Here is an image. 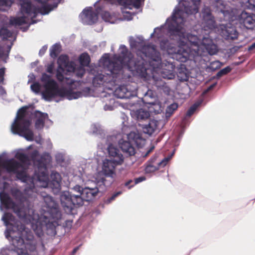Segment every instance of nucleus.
Returning a JSON list of instances; mask_svg holds the SVG:
<instances>
[{
    "label": "nucleus",
    "mask_w": 255,
    "mask_h": 255,
    "mask_svg": "<svg viewBox=\"0 0 255 255\" xmlns=\"http://www.w3.org/2000/svg\"><path fill=\"white\" fill-rule=\"evenodd\" d=\"M90 61L89 55L85 53L80 55L79 65H76L74 62H69L67 56L61 55L57 61L59 66L56 77L61 82L62 86L60 87L50 76L44 73L41 78L42 85L37 82L34 83L30 86L31 90L35 94H38L42 89V98L47 101L58 102L64 98L69 100L78 99L82 96V93L74 91V89L79 85V82L69 76L81 78L85 73L84 67L88 66Z\"/></svg>",
    "instance_id": "nucleus-4"
},
{
    "label": "nucleus",
    "mask_w": 255,
    "mask_h": 255,
    "mask_svg": "<svg viewBox=\"0 0 255 255\" xmlns=\"http://www.w3.org/2000/svg\"><path fill=\"white\" fill-rule=\"evenodd\" d=\"M79 16L82 23L85 24L91 25L98 20V15L93 10L92 7L85 8Z\"/></svg>",
    "instance_id": "nucleus-17"
},
{
    "label": "nucleus",
    "mask_w": 255,
    "mask_h": 255,
    "mask_svg": "<svg viewBox=\"0 0 255 255\" xmlns=\"http://www.w3.org/2000/svg\"><path fill=\"white\" fill-rule=\"evenodd\" d=\"M72 222L71 221H67L66 222V225L67 226H69V227H71L72 226Z\"/></svg>",
    "instance_id": "nucleus-43"
},
{
    "label": "nucleus",
    "mask_w": 255,
    "mask_h": 255,
    "mask_svg": "<svg viewBox=\"0 0 255 255\" xmlns=\"http://www.w3.org/2000/svg\"><path fill=\"white\" fill-rule=\"evenodd\" d=\"M131 182H132V180H130L128 181V182H127L125 183V186H128L129 185V184H130V183H131Z\"/></svg>",
    "instance_id": "nucleus-46"
},
{
    "label": "nucleus",
    "mask_w": 255,
    "mask_h": 255,
    "mask_svg": "<svg viewBox=\"0 0 255 255\" xmlns=\"http://www.w3.org/2000/svg\"><path fill=\"white\" fill-rule=\"evenodd\" d=\"M130 48L136 52V58L133 57L128 48L121 45L118 55L110 58L109 54H105L99 60L98 66L91 70L94 75L93 84L95 87L102 88V97H109L110 104L114 103L111 93H106L105 89L111 90V86L123 79L124 69H128L133 75L143 81L160 87L164 82L161 77L173 79L176 75L173 62L162 61L160 55L154 45H146L142 36L129 38Z\"/></svg>",
    "instance_id": "nucleus-2"
},
{
    "label": "nucleus",
    "mask_w": 255,
    "mask_h": 255,
    "mask_svg": "<svg viewBox=\"0 0 255 255\" xmlns=\"http://www.w3.org/2000/svg\"><path fill=\"white\" fill-rule=\"evenodd\" d=\"M60 45L56 43L53 45L50 49V55L51 57L55 58L60 51Z\"/></svg>",
    "instance_id": "nucleus-27"
},
{
    "label": "nucleus",
    "mask_w": 255,
    "mask_h": 255,
    "mask_svg": "<svg viewBox=\"0 0 255 255\" xmlns=\"http://www.w3.org/2000/svg\"><path fill=\"white\" fill-rule=\"evenodd\" d=\"M108 186L104 177L96 178L95 181L88 180L84 188L76 185L71 191H64L60 193L61 206L68 214L72 213L75 207L82 206L84 201L94 199L99 192H103Z\"/></svg>",
    "instance_id": "nucleus-6"
},
{
    "label": "nucleus",
    "mask_w": 255,
    "mask_h": 255,
    "mask_svg": "<svg viewBox=\"0 0 255 255\" xmlns=\"http://www.w3.org/2000/svg\"><path fill=\"white\" fill-rule=\"evenodd\" d=\"M122 194V192L121 191H119V192H117L115 193H114L111 197L109 198L106 201V203L107 204H109L112 201L114 200L115 199V198L118 196L119 195H120V194Z\"/></svg>",
    "instance_id": "nucleus-33"
},
{
    "label": "nucleus",
    "mask_w": 255,
    "mask_h": 255,
    "mask_svg": "<svg viewBox=\"0 0 255 255\" xmlns=\"http://www.w3.org/2000/svg\"><path fill=\"white\" fill-rule=\"evenodd\" d=\"M64 152H57L55 155V159L57 162L61 163L64 160Z\"/></svg>",
    "instance_id": "nucleus-32"
},
{
    "label": "nucleus",
    "mask_w": 255,
    "mask_h": 255,
    "mask_svg": "<svg viewBox=\"0 0 255 255\" xmlns=\"http://www.w3.org/2000/svg\"><path fill=\"white\" fill-rule=\"evenodd\" d=\"M47 49V45L43 46L40 49V50H39V55L40 56H42L45 53V52H46Z\"/></svg>",
    "instance_id": "nucleus-34"
},
{
    "label": "nucleus",
    "mask_w": 255,
    "mask_h": 255,
    "mask_svg": "<svg viewBox=\"0 0 255 255\" xmlns=\"http://www.w3.org/2000/svg\"><path fill=\"white\" fill-rule=\"evenodd\" d=\"M103 19L112 24L117 23L120 21L119 14L117 12L104 11L102 14Z\"/></svg>",
    "instance_id": "nucleus-20"
},
{
    "label": "nucleus",
    "mask_w": 255,
    "mask_h": 255,
    "mask_svg": "<svg viewBox=\"0 0 255 255\" xmlns=\"http://www.w3.org/2000/svg\"><path fill=\"white\" fill-rule=\"evenodd\" d=\"M47 71L48 72H49L50 73H52V68L51 67V66H49L47 68Z\"/></svg>",
    "instance_id": "nucleus-45"
},
{
    "label": "nucleus",
    "mask_w": 255,
    "mask_h": 255,
    "mask_svg": "<svg viewBox=\"0 0 255 255\" xmlns=\"http://www.w3.org/2000/svg\"><path fill=\"white\" fill-rule=\"evenodd\" d=\"M28 83L31 82L32 81H33L35 79V76L33 74H30L28 75Z\"/></svg>",
    "instance_id": "nucleus-38"
},
{
    "label": "nucleus",
    "mask_w": 255,
    "mask_h": 255,
    "mask_svg": "<svg viewBox=\"0 0 255 255\" xmlns=\"http://www.w3.org/2000/svg\"><path fill=\"white\" fill-rule=\"evenodd\" d=\"M110 143L108 146L103 145L102 149H107L110 159H105L103 161L102 172L105 176L113 178L116 175L115 168L118 165H121L124 160L123 155L117 148Z\"/></svg>",
    "instance_id": "nucleus-11"
},
{
    "label": "nucleus",
    "mask_w": 255,
    "mask_h": 255,
    "mask_svg": "<svg viewBox=\"0 0 255 255\" xmlns=\"http://www.w3.org/2000/svg\"><path fill=\"white\" fill-rule=\"evenodd\" d=\"M137 86L134 82L128 83L117 88L113 95L119 99H128L136 95Z\"/></svg>",
    "instance_id": "nucleus-12"
},
{
    "label": "nucleus",
    "mask_w": 255,
    "mask_h": 255,
    "mask_svg": "<svg viewBox=\"0 0 255 255\" xmlns=\"http://www.w3.org/2000/svg\"><path fill=\"white\" fill-rule=\"evenodd\" d=\"M127 128H128V127L124 125L122 128V130L123 134L126 135L128 139L129 140L128 141H122V139H121L122 135L121 134H118L116 135L107 136L106 138L102 139V143L106 146H108L110 143H111L113 146L116 148L115 145L118 142L120 147L125 156H130L134 155L135 150L131 142H134L137 146H139L143 144L144 140L139 132L131 131L129 133H128L126 131Z\"/></svg>",
    "instance_id": "nucleus-9"
},
{
    "label": "nucleus",
    "mask_w": 255,
    "mask_h": 255,
    "mask_svg": "<svg viewBox=\"0 0 255 255\" xmlns=\"http://www.w3.org/2000/svg\"><path fill=\"white\" fill-rule=\"evenodd\" d=\"M32 148V146L31 145H30L27 148V149H30V148Z\"/></svg>",
    "instance_id": "nucleus-48"
},
{
    "label": "nucleus",
    "mask_w": 255,
    "mask_h": 255,
    "mask_svg": "<svg viewBox=\"0 0 255 255\" xmlns=\"http://www.w3.org/2000/svg\"><path fill=\"white\" fill-rule=\"evenodd\" d=\"M35 118V126L37 129H42L45 123L52 124V122L48 119V115L39 111H35L34 113Z\"/></svg>",
    "instance_id": "nucleus-19"
},
{
    "label": "nucleus",
    "mask_w": 255,
    "mask_h": 255,
    "mask_svg": "<svg viewBox=\"0 0 255 255\" xmlns=\"http://www.w3.org/2000/svg\"><path fill=\"white\" fill-rule=\"evenodd\" d=\"M131 114L137 120H145L150 116L149 112L143 109H139L136 111H132Z\"/></svg>",
    "instance_id": "nucleus-23"
},
{
    "label": "nucleus",
    "mask_w": 255,
    "mask_h": 255,
    "mask_svg": "<svg viewBox=\"0 0 255 255\" xmlns=\"http://www.w3.org/2000/svg\"><path fill=\"white\" fill-rule=\"evenodd\" d=\"M0 92L2 95L5 94V91L2 87H0Z\"/></svg>",
    "instance_id": "nucleus-42"
},
{
    "label": "nucleus",
    "mask_w": 255,
    "mask_h": 255,
    "mask_svg": "<svg viewBox=\"0 0 255 255\" xmlns=\"http://www.w3.org/2000/svg\"><path fill=\"white\" fill-rule=\"evenodd\" d=\"M176 74L178 79L181 81H186L189 77L188 70L183 65H180V67L178 69Z\"/></svg>",
    "instance_id": "nucleus-22"
},
{
    "label": "nucleus",
    "mask_w": 255,
    "mask_h": 255,
    "mask_svg": "<svg viewBox=\"0 0 255 255\" xmlns=\"http://www.w3.org/2000/svg\"><path fill=\"white\" fill-rule=\"evenodd\" d=\"M239 22L247 29L255 26V14L243 11L239 16Z\"/></svg>",
    "instance_id": "nucleus-18"
},
{
    "label": "nucleus",
    "mask_w": 255,
    "mask_h": 255,
    "mask_svg": "<svg viewBox=\"0 0 255 255\" xmlns=\"http://www.w3.org/2000/svg\"><path fill=\"white\" fill-rule=\"evenodd\" d=\"M154 97L151 90H148L144 94L142 99L143 102L148 108L149 113L157 114L162 111L161 104L158 101H155L153 99Z\"/></svg>",
    "instance_id": "nucleus-14"
},
{
    "label": "nucleus",
    "mask_w": 255,
    "mask_h": 255,
    "mask_svg": "<svg viewBox=\"0 0 255 255\" xmlns=\"http://www.w3.org/2000/svg\"><path fill=\"white\" fill-rule=\"evenodd\" d=\"M231 70L232 68L230 66H227L222 69L219 72H218V73L217 74V77L220 78L221 76L229 73L231 71Z\"/></svg>",
    "instance_id": "nucleus-31"
},
{
    "label": "nucleus",
    "mask_w": 255,
    "mask_h": 255,
    "mask_svg": "<svg viewBox=\"0 0 255 255\" xmlns=\"http://www.w3.org/2000/svg\"><path fill=\"white\" fill-rule=\"evenodd\" d=\"M158 122L155 120L149 121L148 124L143 125L142 130L144 133L151 135L157 129Z\"/></svg>",
    "instance_id": "nucleus-21"
},
{
    "label": "nucleus",
    "mask_w": 255,
    "mask_h": 255,
    "mask_svg": "<svg viewBox=\"0 0 255 255\" xmlns=\"http://www.w3.org/2000/svg\"><path fill=\"white\" fill-rule=\"evenodd\" d=\"M3 19L4 20V18H3L2 16H0V19ZM12 33L8 30L6 28H4V27H1L0 29V36L3 38V39H7L9 37H10L12 36ZM3 54L1 52V48L0 47V57H2L3 56Z\"/></svg>",
    "instance_id": "nucleus-24"
},
{
    "label": "nucleus",
    "mask_w": 255,
    "mask_h": 255,
    "mask_svg": "<svg viewBox=\"0 0 255 255\" xmlns=\"http://www.w3.org/2000/svg\"><path fill=\"white\" fill-rule=\"evenodd\" d=\"M91 131L94 134H102L103 133V130L102 129L101 126L98 124H94L91 125Z\"/></svg>",
    "instance_id": "nucleus-28"
},
{
    "label": "nucleus",
    "mask_w": 255,
    "mask_h": 255,
    "mask_svg": "<svg viewBox=\"0 0 255 255\" xmlns=\"http://www.w3.org/2000/svg\"><path fill=\"white\" fill-rule=\"evenodd\" d=\"M222 65V63L218 60L214 61L210 63L209 68L214 71L220 68Z\"/></svg>",
    "instance_id": "nucleus-30"
},
{
    "label": "nucleus",
    "mask_w": 255,
    "mask_h": 255,
    "mask_svg": "<svg viewBox=\"0 0 255 255\" xmlns=\"http://www.w3.org/2000/svg\"><path fill=\"white\" fill-rule=\"evenodd\" d=\"M255 48V42L253 43L248 48L249 51H252Z\"/></svg>",
    "instance_id": "nucleus-40"
},
{
    "label": "nucleus",
    "mask_w": 255,
    "mask_h": 255,
    "mask_svg": "<svg viewBox=\"0 0 255 255\" xmlns=\"http://www.w3.org/2000/svg\"><path fill=\"white\" fill-rule=\"evenodd\" d=\"M249 3L252 5V8L255 11V0H248Z\"/></svg>",
    "instance_id": "nucleus-39"
},
{
    "label": "nucleus",
    "mask_w": 255,
    "mask_h": 255,
    "mask_svg": "<svg viewBox=\"0 0 255 255\" xmlns=\"http://www.w3.org/2000/svg\"><path fill=\"white\" fill-rule=\"evenodd\" d=\"M220 34L227 40L236 39L239 35V33L236 28L231 24H222L216 27Z\"/></svg>",
    "instance_id": "nucleus-16"
},
{
    "label": "nucleus",
    "mask_w": 255,
    "mask_h": 255,
    "mask_svg": "<svg viewBox=\"0 0 255 255\" xmlns=\"http://www.w3.org/2000/svg\"><path fill=\"white\" fill-rule=\"evenodd\" d=\"M145 180V178L144 176H141L138 178H137L135 179L134 184H138L142 181H143Z\"/></svg>",
    "instance_id": "nucleus-35"
},
{
    "label": "nucleus",
    "mask_w": 255,
    "mask_h": 255,
    "mask_svg": "<svg viewBox=\"0 0 255 255\" xmlns=\"http://www.w3.org/2000/svg\"><path fill=\"white\" fill-rule=\"evenodd\" d=\"M4 74V69L0 68V83H2L3 81V75Z\"/></svg>",
    "instance_id": "nucleus-36"
},
{
    "label": "nucleus",
    "mask_w": 255,
    "mask_h": 255,
    "mask_svg": "<svg viewBox=\"0 0 255 255\" xmlns=\"http://www.w3.org/2000/svg\"><path fill=\"white\" fill-rule=\"evenodd\" d=\"M178 105L177 103H174L168 106L166 110L165 117L169 118L173 114V113L177 109Z\"/></svg>",
    "instance_id": "nucleus-25"
},
{
    "label": "nucleus",
    "mask_w": 255,
    "mask_h": 255,
    "mask_svg": "<svg viewBox=\"0 0 255 255\" xmlns=\"http://www.w3.org/2000/svg\"><path fill=\"white\" fill-rule=\"evenodd\" d=\"M213 87V86H211L209 88V89H211Z\"/></svg>",
    "instance_id": "nucleus-49"
},
{
    "label": "nucleus",
    "mask_w": 255,
    "mask_h": 255,
    "mask_svg": "<svg viewBox=\"0 0 255 255\" xmlns=\"http://www.w3.org/2000/svg\"><path fill=\"white\" fill-rule=\"evenodd\" d=\"M204 21V29L201 30L202 34L198 36L185 32L187 27L186 21L183 25V34L179 38L178 35H168L171 39H173L176 43L169 42L164 39V35L159 42L161 49L166 52L168 57L180 62H186L188 60L193 61L197 65L202 64L205 60L203 56L208 54L210 55L216 54L218 52L217 46L212 40L209 37L205 31L216 28L214 17L212 16L210 8L205 6L202 9Z\"/></svg>",
    "instance_id": "nucleus-3"
},
{
    "label": "nucleus",
    "mask_w": 255,
    "mask_h": 255,
    "mask_svg": "<svg viewBox=\"0 0 255 255\" xmlns=\"http://www.w3.org/2000/svg\"><path fill=\"white\" fill-rule=\"evenodd\" d=\"M39 4L37 7L32 5L30 0H19L21 5L20 11L22 16L11 17L9 20L11 25H21L26 23L29 25L36 22L33 18L38 13L42 15L48 14L50 11L57 6V3L51 5L47 2L48 0H37Z\"/></svg>",
    "instance_id": "nucleus-8"
},
{
    "label": "nucleus",
    "mask_w": 255,
    "mask_h": 255,
    "mask_svg": "<svg viewBox=\"0 0 255 255\" xmlns=\"http://www.w3.org/2000/svg\"><path fill=\"white\" fill-rule=\"evenodd\" d=\"M213 5L218 12L223 14L225 19L227 20L232 19L234 12L230 2L226 1L225 0H215Z\"/></svg>",
    "instance_id": "nucleus-13"
},
{
    "label": "nucleus",
    "mask_w": 255,
    "mask_h": 255,
    "mask_svg": "<svg viewBox=\"0 0 255 255\" xmlns=\"http://www.w3.org/2000/svg\"><path fill=\"white\" fill-rule=\"evenodd\" d=\"M14 0H0V10L5 11L10 7Z\"/></svg>",
    "instance_id": "nucleus-26"
},
{
    "label": "nucleus",
    "mask_w": 255,
    "mask_h": 255,
    "mask_svg": "<svg viewBox=\"0 0 255 255\" xmlns=\"http://www.w3.org/2000/svg\"><path fill=\"white\" fill-rule=\"evenodd\" d=\"M104 109L105 111H112L114 109V107L111 105L106 104Z\"/></svg>",
    "instance_id": "nucleus-37"
},
{
    "label": "nucleus",
    "mask_w": 255,
    "mask_h": 255,
    "mask_svg": "<svg viewBox=\"0 0 255 255\" xmlns=\"http://www.w3.org/2000/svg\"><path fill=\"white\" fill-rule=\"evenodd\" d=\"M200 0H180L178 5L173 12L171 17L168 18L164 25L154 29L150 37L160 41L165 33L170 35H178L180 38L183 34V25L185 22L184 17L186 15L194 14L199 10Z\"/></svg>",
    "instance_id": "nucleus-7"
},
{
    "label": "nucleus",
    "mask_w": 255,
    "mask_h": 255,
    "mask_svg": "<svg viewBox=\"0 0 255 255\" xmlns=\"http://www.w3.org/2000/svg\"><path fill=\"white\" fill-rule=\"evenodd\" d=\"M10 48H11V46H8V50H7V51L6 53L5 54V58H8V54H9V51H10Z\"/></svg>",
    "instance_id": "nucleus-41"
},
{
    "label": "nucleus",
    "mask_w": 255,
    "mask_h": 255,
    "mask_svg": "<svg viewBox=\"0 0 255 255\" xmlns=\"http://www.w3.org/2000/svg\"><path fill=\"white\" fill-rule=\"evenodd\" d=\"M6 227V238L16 249H2L0 255H35L36 241L31 231L20 222L15 221L11 214L5 213L1 218Z\"/></svg>",
    "instance_id": "nucleus-5"
},
{
    "label": "nucleus",
    "mask_w": 255,
    "mask_h": 255,
    "mask_svg": "<svg viewBox=\"0 0 255 255\" xmlns=\"http://www.w3.org/2000/svg\"><path fill=\"white\" fill-rule=\"evenodd\" d=\"M200 104L201 102H197L192 105L188 110L184 120H185L187 118L191 116Z\"/></svg>",
    "instance_id": "nucleus-29"
},
{
    "label": "nucleus",
    "mask_w": 255,
    "mask_h": 255,
    "mask_svg": "<svg viewBox=\"0 0 255 255\" xmlns=\"http://www.w3.org/2000/svg\"><path fill=\"white\" fill-rule=\"evenodd\" d=\"M174 153V151H173L170 155L165 157L160 161H157V158L156 156L152 157L146 164V166L145 168V173H152L158 170L159 168L165 166L169 160L172 158Z\"/></svg>",
    "instance_id": "nucleus-15"
},
{
    "label": "nucleus",
    "mask_w": 255,
    "mask_h": 255,
    "mask_svg": "<svg viewBox=\"0 0 255 255\" xmlns=\"http://www.w3.org/2000/svg\"><path fill=\"white\" fill-rule=\"evenodd\" d=\"M14 152L18 161L4 158V152L0 154V189H3L0 192V209H12L22 222L30 224L40 237L43 226L54 231L61 214L58 204L43 191L40 194L43 199L40 215L34 213L32 207L37 194V187L50 188L57 194L60 190L61 176L52 171L49 182L47 165L51 162V156L44 152L39 159V152L35 149L29 154L35 167L34 174L31 177L28 176L26 165L29 157L22 149Z\"/></svg>",
    "instance_id": "nucleus-1"
},
{
    "label": "nucleus",
    "mask_w": 255,
    "mask_h": 255,
    "mask_svg": "<svg viewBox=\"0 0 255 255\" xmlns=\"http://www.w3.org/2000/svg\"><path fill=\"white\" fill-rule=\"evenodd\" d=\"M30 124L31 121L25 112V109L21 108L17 112L16 117L11 125V131L14 134L24 137L27 140L33 141L34 135L30 128Z\"/></svg>",
    "instance_id": "nucleus-10"
},
{
    "label": "nucleus",
    "mask_w": 255,
    "mask_h": 255,
    "mask_svg": "<svg viewBox=\"0 0 255 255\" xmlns=\"http://www.w3.org/2000/svg\"><path fill=\"white\" fill-rule=\"evenodd\" d=\"M35 141H36V142L37 143H40V139L39 140H38V139H36Z\"/></svg>",
    "instance_id": "nucleus-47"
},
{
    "label": "nucleus",
    "mask_w": 255,
    "mask_h": 255,
    "mask_svg": "<svg viewBox=\"0 0 255 255\" xmlns=\"http://www.w3.org/2000/svg\"><path fill=\"white\" fill-rule=\"evenodd\" d=\"M79 249V247H76L72 251L71 255H74V254L77 252L78 250Z\"/></svg>",
    "instance_id": "nucleus-44"
},
{
    "label": "nucleus",
    "mask_w": 255,
    "mask_h": 255,
    "mask_svg": "<svg viewBox=\"0 0 255 255\" xmlns=\"http://www.w3.org/2000/svg\"><path fill=\"white\" fill-rule=\"evenodd\" d=\"M151 150H149L148 152V153H149L150 151H151Z\"/></svg>",
    "instance_id": "nucleus-50"
}]
</instances>
